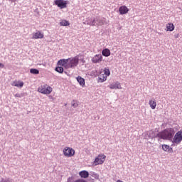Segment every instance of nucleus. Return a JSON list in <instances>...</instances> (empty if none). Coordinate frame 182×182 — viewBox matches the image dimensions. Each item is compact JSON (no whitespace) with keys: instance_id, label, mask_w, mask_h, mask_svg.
Segmentation results:
<instances>
[{"instance_id":"f257e3e1","label":"nucleus","mask_w":182,"mask_h":182,"mask_svg":"<svg viewBox=\"0 0 182 182\" xmlns=\"http://www.w3.org/2000/svg\"><path fill=\"white\" fill-rule=\"evenodd\" d=\"M79 65V55L69 58L68 59H61L58 62V66H63L65 69H73Z\"/></svg>"},{"instance_id":"f03ea898","label":"nucleus","mask_w":182,"mask_h":182,"mask_svg":"<svg viewBox=\"0 0 182 182\" xmlns=\"http://www.w3.org/2000/svg\"><path fill=\"white\" fill-rule=\"evenodd\" d=\"M174 134H176L174 128H166L157 134V137L162 139V140L171 141L173 140V137H174Z\"/></svg>"},{"instance_id":"7ed1b4c3","label":"nucleus","mask_w":182,"mask_h":182,"mask_svg":"<svg viewBox=\"0 0 182 182\" xmlns=\"http://www.w3.org/2000/svg\"><path fill=\"white\" fill-rule=\"evenodd\" d=\"M53 91V89L48 84L41 85L38 88V92H39V93H41L42 95H50Z\"/></svg>"},{"instance_id":"20e7f679","label":"nucleus","mask_w":182,"mask_h":182,"mask_svg":"<svg viewBox=\"0 0 182 182\" xmlns=\"http://www.w3.org/2000/svg\"><path fill=\"white\" fill-rule=\"evenodd\" d=\"M106 160V155L105 154H99L93 161L94 166H99L103 164Z\"/></svg>"},{"instance_id":"39448f33","label":"nucleus","mask_w":182,"mask_h":182,"mask_svg":"<svg viewBox=\"0 0 182 182\" xmlns=\"http://www.w3.org/2000/svg\"><path fill=\"white\" fill-rule=\"evenodd\" d=\"M75 154V149L69 146H65L63 150V154H64L65 157H73Z\"/></svg>"},{"instance_id":"423d86ee","label":"nucleus","mask_w":182,"mask_h":182,"mask_svg":"<svg viewBox=\"0 0 182 182\" xmlns=\"http://www.w3.org/2000/svg\"><path fill=\"white\" fill-rule=\"evenodd\" d=\"M171 141L173 144H180L182 141V130L176 132Z\"/></svg>"},{"instance_id":"0eeeda50","label":"nucleus","mask_w":182,"mask_h":182,"mask_svg":"<svg viewBox=\"0 0 182 182\" xmlns=\"http://www.w3.org/2000/svg\"><path fill=\"white\" fill-rule=\"evenodd\" d=\"M54 4L60 9L68 8V1L65 0H55Z\"/></svg>"},{"instance_id":"6e6552de","label":"nucleus","mask_w":182,"mask_h":182,"mask_svg":"<svg viewBox=\"0 0 182 182\" xmlns=\"http://www.w3.org/2000/svg\"><path fill=\"white\" fill-rule=\"evenodd\" d=\"M92 63H100L103 61V56L102 54H97L91 59Z\"/></svg>"},{"instance_id":"1a4fd4ad","label":"nucleus","mask_w":182,"mask_h":182,"mask_svg":"<svg viewBox=\"0 0 182 182\" xmlns=\"http://www.w3.org/2000/svg\"><path fill=\"white\" fill-rule=\"evenodd\" d=\"M44 35L41 31L33 33L32 39H43Z\"/></svg>"},{"instance_id":"9d476101","label":"nucleus","mask_w":182,"mask_h":182,"mask_svg":"<svg viewBox=\"0 0 182 182\" xmlns=\"http://www.w3.org/2000/svg\"><path fill=\"white\" fill-rule=\"evenodd\" d=\"M119 12L120 15H126V14L129 13V8L126 6H121L119 8Z\"/></svg>"},{"instance_id":"9b49d317","label":"nucleus","mask_w":182,"mask_h":182,"mask_svg":"<svg viewBox=\"0 0 182 182\" xmlns=\"http://www.w3.org/2000/svg\"><path fill=\"white\" fill-rule=\"evenodd\" d=\"M109 89H112V90H114V89L117 90V89H122V85H120V82H116L109 85Z\"/></svg>"},{"instance_id":"f8f14e48","label":"nucleus","mask_w":182,"mask_h":182,"mask_svg":"<svg viewBox=\"0 0 182 182\" xmlns=\"http://www.w3.org/2000/svg\"><path fill=\"white\" fill-rule=\"evenodd\" d=\"M107 80V77L102 73H101L98 77V82L100 83H103V82H106Z\"/></svg>"},{"instance_id":"ddd939ff","label":"nucleus","mask_w":182,"mask_h":182,"mask_svg":"<svg viewBox=\"0 0 182 182\" xmlns=\"http://www.w3.org/2000/svg\"><path fill=\"white\" fill-rule=\"evenodd\" d=\"M166 32H173L175 29L174 24L173 23H168L166 26Z\"/></svg>"},{"instance_id":"4468645a","label":"nucleus","mask_w":182,"mask_h":182,"mask_svg":"<svg viewBox=\"0 0 182 182\" xmlns=\"http://www.w3.org/2000/svg\"><path fill=\"white\" fill-rule=\"evenodd\" d=\"M162 150L166 153H173V148L170 147V146L167 144L162 145Z\"/></svg>"},{"instance_id":"2eb2a0df","label":"nucleus","mask_w":182,"mask_h":182,"mask_svg":"<svg viewBox=\"0 0 182 182\" xmlns=\"http://www.w3.org/2000/svg\"><path fill=\"white\" fill-rule=\"evenodd\" d=\"M23 82L15 80L11 83V86H15L16 87H23Z\"/></svg>"},{"instance_id":"dca6fc26","label":"nucleus","mask_w":182,"mask_h":182,"mask_svg":"<svg viewBox=\"0 0 182 182\" xmlns=\"http://www.w3.org/2000/svg\"><path fill=\"white\" fill-rule=\"evenodd\" d=\"M79 176L81 178H87L89 177V172L87 171H81L79 172Z\"/></svg>"},{"instance_id":"f3484780","label":"nucleus","mask_w":182,"mask_h":182,"mask_svg":"<svg viewBox=\"0 0 182 182\" xmlns=\"http://www.w3.org/2000/svg\"><path fill=\"white\" fill-rule=\"evenodd\" d=\"M77 82H78L79 85H80L82 86V87H85V80L83 77L78 76L77 77Z\"/></svg>"},{"instance_id":"a211bd4d","label":"nucleus","mask_w":182,"mask_h":182,"mask_svg":"<svg viewBox=\"0 0 182 182\" xmlns=\"http://www.w3.org/2000/svg\"><path fill=\"white\" fill-rule=\"evenodd\" d=\"M149 106H150L151 109L154 110V109H156V107L157 106V102H156V100H149Z\"/></svg>"},{"instance_id":"6ab92c4d","label":"nucleus","mask_w":182,"mask_h":182,"mask_svg":"<svg viewBox=\"0 0 182 182\" xmlns=\"http://www.w3.org/2000/svg\"><path fill=\"white\" fill-rule=\"evenodd\" d=\"M102 56H105V58H108L110 56V50L109 48H105L102 51Z\"/></svg>"},{"instance_id":"aec40b11","label":"nucleus","mask_w":182,"mask_h":182,"mask_svg":"<svg viewBox=\"0 0 182 182\" xmlns=\"http://www.w3.org/2000/svg\"><path fill=\"white\" fill-rule=\"evenodd\" d=\"M60 26H69L70 23H69V21L66 20H63L62 21L60 22Z\"/></svg>"},{"instance_id":"412c9836","label":"nucleus","mask_w":182,"mask_h":182,"mask_svg":"<svg viewBox=\"0 0 182 182\" xmlns=\"http://www.w3.org/2000/svg\"><path fill=\"white\" fill-rule=\"evenodd\" d=\"M55 72H58V73H63V67H62V65H60V66L55 68Z\"/></svg>"},{"instance_id":"4be33fe9","label":"nucleus","mask_w":182,"mask_h":182,"mask_svg":"<svg viewBox=\"0 0 182 182\" xmlns=\"http://www.w3.org/2000/svg\"><path fill=\"white\" fill-rule=\"evenodd\" d=\"M30 73H32L33 75H39V71L38 70V69H35V68H31L30 70Z\"/></svg>"},{"instance_id":"5701e85b","label":"nucleus","mask_w":182,"mask_h":182,"mask_svg":"<svg viewBox=\"0 0 182 182\" xmlns=\"http://www.w3.org/2000/svg\"><path fill=\"white\" fill-rule=\"evenodd\" d=\"M105 75L107 76H110V70H109V68H105L104 69V73H103Z\"/></svg>"},{"instance_id":"b1692460","label":"nucleus","mask_w":182,"mask_h":182,"mask_svg":"<svg viewBox=\"0 0 182 182\" xmlns=\"http://www.w3.org/2000/svg\"><path fill=\"white\" fill-rule=\"evenodd\" d=\"M72 106L73 107H77V106H79V104H77V102L76 100H73L72 102Z\"/></svg>"},{"instance_id":"393cba45","label":"nucleus","mask_w":182,"mask_h":182,"mask_svg":"<svg viewBox=\"0 0 182 182\" xmlns=\"http://www.w3.org/2000/svg\"><path fill=\"white\" fill-rule=\"evenodd\" d=\"M87 25H90L91 26H95L96 25V20H93L92 22L88 23Z\"/></svg>"},{"instance_id":"a878e982","label":"nucleus","mask_w":182,"mask_h":182,"mask_svg":"<svg viewBox=\"0 0 182 182\" xmlns=\"http://www.w3.org/2000/svg\"><path fill=\"white\" fill-rule=\"evenodd\" d=\"M74 182H87V181L85 179L79 178L75 180Z\"/></svg>"},{"instance_id":"bb28decb","label":"nucleus","mask_w":182,"mask_h":182,"mask_svg":"<svg viewBox=\"0 0 182 182\" xmlns=\"http://www.w3.org/2000/svg\"><path fill=\"white\" fill-rule=\"evenodd\" d=\"M92 177H94L96 180H99V174L94 173Z\"/></svg>"},{"instance_id":"cd10ccee","label":"nucleus","mask_w":182,"mask_h":182,"mask_svg":"<svg viewBox=\"0 0 182 182\" xmlns=\"http://www.w3.org/2000/svg\"><path fill=\"white\" fill-rule=\"evenodd\" d=\"M22 96H23V94L17 93V94L15 95V97H22Z\"/></svg>"},{"instance_id":"c85d7f7f","label":"nucleus","mask_w":182,"mask_h":182,"mask_svg":"<svg viewBox=\"0 0 182 182\" xmlns=\"http://www.w3.org/2000/svg\"><path fill=\"white\" fill-rule=\"evenodd\" d=\"M1 182H11V180H9V179H6V180L1 179Z\"/></svg>"},{"instance_id":"c756f323","label":"nucleus","mask_w":182,"mask_h":182,"mask_svg":"<svg viewBox=\"0 0 182 182\" xmlns=\"http://www.w3.org/2000/svg\"><path fill=\"white\" fill-rule=\"evenodd\" d=\"M72 181H73V178H68L67 180V182H72Z\"/></svg>"},{"instance_id":"7c9ffc66","label":"nucleus","mask_w":182,"mask_h":182,"mask_svg":"<svg viewBox=\"0 0 182 182\" xmlns=\"http://www.w3.org/2000/svg\"><path fill=\"white\" fill-rule=\"evenodd\" d=\"M99 25H100V26L103 25V22L100 21V22H99Z\"/></svg>"},{"instance_id":"2f4dec72","label":"nucleus","mask_w":182,"mask_h":182,"mask_svg":"<svg viewBox=\"0 0 182 182\" xmlns=\"http://www.w3.org/2000/svg\"><path fill=\"white\" fill-rule=\"evenodd\" d=\"M0 68H4V64L0 63Z\"/></svg>"},{"instance_id":"473e14b6","label":"nucleus","mask_w":182,"mask_h":182,"mask_svg":"<svg viewBox=\"0 0 182 182\" xmlns=\"http://www.w3.org/2000/svg\"><path fill=\"white\" fill-rule=\"evenodd\" d=\"M178 36H179V35H178V34H177L176 38H178Z\"/></svg>"}]
</instances>
